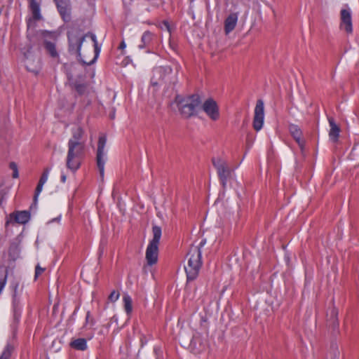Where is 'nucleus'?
Instances as JSON below:
<instances>
[{
    "label": "nucleus",
    "mask_w": 359,
    "mask_h": 359,
    "mask_svg": "<svg viewBox=\"0 0 359 359\" xmlns=\"http://www.w3.org/2000/svg\"><path fill=\"white\" fill-rule=\"evenodd\" d=\"M202 109L213 121H216L219 118V107L213 99L206 100L202 105Z\"/></svg>",
    "instance_id": "11"
},
{
    "label": "nucleus",
    "mask_w": 359,
    "mask_h": 359,
    "mask_svg": "<svg viewBox=\"0 0 359 359\" xmlns=\"http://www.w3.org/2000/svg\"><path fill=\"white\" fill-rule=\"evenodd\" d=\"M68 51L74 54L83 65L95 62L101 50L95 34L91 32L83 34L79 27L73 26L67 31Z\"/></svg>",
    "instance_id": "1"
},
{
    "label": "nucleus",
    "mask_w": 359,
    "mask_h": 359,
    "mask_svg": "<svg viewBox=\"0 0 359 359\" xmlns=\"http://www.w3.org/2000/svg\"><path fill=\"white\" fill-rule=\"evenodd\" d=\"M43 184H41L39 182L38 183L36 190H35V194H34V197L35 201H36L39 194L41 192V191L43 189Z\"/></svg>",
    "instance_id": "30"
},
{
    "label": "nucleus",
    "mask_w": 359,
    "mask_h": 359,
    "mask_svg": "<svg viewBox=\"0 0 359 359\" xmlns=\"http://www.w3.org/2000/svg\"><path fill=\"white\" fill-rule=\"evenodd\" d=\"M60 218H61V216L60 215L59 217H55L53 219H51L49 223H51V222H59L60 220Z\"/></svg>",
    "instance_id": "36"
},
{
    "label": "nucleus",
    "mask_w": 359,
    "mask_h": 359,
    "mask_svg": "<svg viewBox=\"0 0 359 359\" xmlns=\"http://www.w3.org/2000/svg\"><path fill=\"white\" fill-rule=\"evenodd\" d=\"M11 217L13 218L15 222L24 224L29 220L30 214L26 210L16 211L11 215Z\"/></svg>",
    "instance_id": "18"
},
{
    "label": "nucleus",
    "mask_w": 359,
    "mask_h": 359,
    "mask_svg": "<svg viewBox=\"0 0 359 359\" xmlns=\"http://www.w3.org/2000/svg\"><path fill=\"white\" fill-rule=\"evenodd\" d=\"M106 142V137L104 135L100 136L97 143L96 162L100 175L102 179L104 177V164L107 160V154L105 151Z\"/></svg>",
    "instance_id": "8"
},
{
    "label": "nucleus",
    "mask_w": 359,
    "mask_h": 359,
    "mask_svg": "<svg viewBox=\"0 0 359 359\" xmlns=\"http://www.w3.org/2000/svg\"><path fill=\"white\" fill-rule=\"evenodd\" d=\"M49 172H50V168H47L44 170L39 182L41 183V184H44L47 180H48V175H49Z\"/></svg>",
    "instance_id": "28"
},
{
    "label": "nucleus",
    "mask_w": 359,
    "mask_h": 359,
    "mask_svg": "<svg viewBox=\"0 0 359 359\" xmlns=\"http://www.w3.org/2000/svg\"><path fill=\"white\" fill-rule=\"evenodd\" d=\"M44 48L49 54V55L53 58H57L59 57V54L56 49V45L55 43L48 41L47 40H45L43 42Z\"/></svg>",
    "instance_id": "20"
},
{
    "label": "nucleus",
    "mask_w": 359,
    "mask_h": 359,
    "mask_svg": "<svg viewBox=\"0 0 359 359\" xmlns=\"http://www.w3.org/2000/svg\"><path fill=\"white\" fill-rule=\"evenodd\" d=\"M289 131L290 135L298 144L301 150H303L304 147V140L302 138V132L301 129L297 125L290 124L289 126Z\"/></svg>",
    "instance_id": "14"
},
{
    "label": "nucleus",
    "mask_w": 359,
    "mask_h": 359,
    "mask_svg": "<svg viewBox=\"0 0 359 359\" xmlns=\"http://www.w3.org/2000/svg\"><path fill=\"white\" fill-rule=\"evenodd\" d=\"M83 131L80 127H77L72 130V137L68 141V143L71 142H75L76 144H85L82 142L81 137L83 136Z\"/></svg>",
    "instance_id": "21"
},
{
    "label": "nucleus",
    "mask_w": 359,
    "mask_h": 359,
    "mask_svg": "<svg viewBox=\"0 0 359 359\" xmlns=\"http://www.w3.org/2000/svg\"><path fill=\"white\" fill-rule=\"evenodd\" d=\"M13 349L11 344H7L0 355V359H10Z\"/></svg>",
    "instance_id": "25"
},
{
    "label": "nucleus",
    "mask_w": 359,
    "mask_h": 359,
    "mask_svg": "<svg viewBox=\"0 0 359 359\" xmlns=\"http://www.w3.org/2000/svg\"><path fill=\"white\" fill-rule=\"evenodd\" d=\"M328 122L330 126L329 137L333 142H336L338 140V137L339 136L340 128L336 124L332 117L328 118Z\"/></svg>",
    "instance_id": "16"
},
{
    "label": "nucleus",
    "mask_w": 359,
    "mask_h": 359,
    "mask_svg": "<svg viewBox=\"0 0 359 359\" xmlns=\"http://www.w3.org/2000/svg\"><path fill=\"white\" fill-rule=\"evenodd\" d=\"M16 287L17 286H15V292L13 296V312L14 320L15 322H18L21 316L22 306L20 299L17 297L16 294Z\"/></svg>",
    "instance_id": "15"
},
{
    "label": "nucleus",
    "mask_w": 359,
    "mask_h": 359,
    "mask_svg": "<svg viewBox=\"0 0 359 359\" xmlns=\"http://www.w3.org/2000/svg\"><path fill=\"white\" fill-rule=\"evenodd\" d=\"M187 266H184L188 280H194L198 275L202 265L201 250L198 246H191L187 254Z\"/></svg>",
    "instance_id": "3"
},
{
    "label": "nucleus",
    "mask_w": 359,
    "mask_h": 359,
    "mask_svg": "<svg viewBox=\"0 0 359 359\" xmlns=\"http://www.w3.org/2000/svg\"><path fill=\"white\" fill-rule=\"evenodd\" d=\"M118 298L119 293L115 290L112 291L109 296V299L112 302H116V300H118Z\"/></svg>",
    "instance_id": "29"
},
{
    "label": "nucleus",
    "mask_w": 359,
    "mask_h": 359,
    "mask_svg": "<svg viewBox=\"0 0 359 359\" xmlns=\"http://www.w3.org/2000/svg\"><path fill=\"white\" fill-rule=\"evenodd\" d=\"M201 106L200 97L193 95L178 102L179 109L182 115L189 118L196 114Z\"/></svg>",
    "instance_id": "6"
},
{
    "label": "nucleus",
    "mask_w": 359,
    "mask_h": 359,
    "mask_svg": "<svg viewBox=\"0 0 359 359\" xmlns=\"http://www.w3.org/2000/svg\"><path fill=\"white\" fill-rule=\"evenodd\" d=\"M4 198V193L2 191H0V204L3 201Z\"/></svg>",
    "instance_id": "35"
},
{
    "label": "nucleus",
    "mask_w": 359,
    "mask_h": 359,
    "mask_svg": "<svg viewBox=\"0 0 359 359\" xmlns=\"http://www.w3.org/2000/svg\"><path fill=\"white\" fill-rule=\"evenodd\" d=\"M177 81L176 74L170 66L157 67L153 69L151 83L153 86L173 85Z\"/></svg>",
    "instance_id": "4"
},
{
    "label": "nucleus",
    "mask_w": 359,
    "mask_h": 359,
    "mask_svg": "<svg viewBox=\"0 0 359 359\" xmlns=\"http://www.w3.org/2000/svg\"><path fill=\"white\" fill-rule=\"evenodd\" d=\"M11 168L12 169H13V177L14 178H16L18 177V170H17V166L14 163H11Z\"/></svg>",
    "instance_id": "33"
},
{
    "label": "nucleus",
    "mask_w": 359,
    "mask_h": 359,
    "mask_svg": "<svg viewBox=\"0 0 359 359\" xmlns=\"http://www.w3.org/2000/svg\"><path fill=\"white\" fill-rule=\"evenodd\" d=\"M67 177L65 174H62L61 175V181L65 183L66 182Z\"/></svg>",
    "instance_id": "37"
},
{
    "label": "nucleus",
    "mask_w": 359,
    "mask_h": 359,
    "mask_svg": "<svg viewBox=\"0 0 359 359\" xmlns=\"http://www.w3.org/2000/svg\"><path fill=\"white\" fill-rule=\"evenodd\" d=\"M6 284V275L0 277V293L4 288L5 285Z\"/></svg>",
    "instance_id": "31"
},
{
    "label": "nucleus",
    "mask_w": 359,
    "mask_h": 359,
    "mask_svg": "<svg viewBox=\"0 0 359 359\" xmlns=\"http://www.w3.org/2000/svg\"><path fill=\"white\" fill-rule=\"evenodd\" d=\"M238 21V15L231 13L224 21V31L226 34L230 33L235 28Z\"/></svg>",
    "instance_id": "17"
},
{
    "label": "nucleus",
    "mask_w": 359,
    "mask_h": 359,
    "mask_svg": "<svg viewBox=\"0 0 359 359\" xmlns=\"http://www.w3.org/2000/svg\"><path fill=\"white\" fill-rule=\"evenodd\" d=\"M123 306L127 315H130L133 311V301L131 297L125 294L123 297Z\"/></svg>",
    "instance_id": "24"
},
{
    "label": "nucleus",
    "mask_w": 359,
    "mask_h": 359,
    "mask_svg": "<svg viewBox=\"0 0 359 359\" xmlns=\"http://www.w3.org/2000/svg\"><path fill=\"white\" fill-rule=\"evenodd\" d=\"M85 156V144L68 143V151L66 158V167L72 172H76L81 167Z\"/></svg>",
    "instance_id": "2"
},
{
    "label": "nucleus",
    "mask_w": 359,
    "mask_h": 359,
    "mask_svg": "<svg viewBox=\"0 0 359 359\" xmlns=\"http://www.w3.org/2000/svg\"><path fill=\"white\" fill-rule=\"evenodd\" d=\"M154 35L149 31H146L143 33L141 37L140 43L138 45V48L140 49H144L149 47L152 41H153Z\"/></svg>",
    "instance_id": "19"
},
{
    "label": "nucleus",
    "mask_w": 359,
    "mask_h": 359,
    "mask_svg": "<svg viewBox=\"0 0 359 359\" xmlns=\"http://www.w3.org/2000/svg\"><path fill=\"white\" fill-rule=\"evenodd\" d=\"M57 8L65 21L70 20L69 2L67 0H54Z\"/></svg>",
    "instance_id": "13"
},
{
    "label": "nucleus",
    "mask_w": 359,
    "mask_h": 359,
    "mask_svg": "<svg viewBox=\"0 0 359 359\" xmlns=\"http://www.w3.org/2000/svg\"><path fill=\"white\" fill-rule=\"evenodd\" d=\"M264 104L262 100H258L254 111L253 128L256 131H259L264 124Z\"/></svg>",
    "instance_id": "10"
},
{
    "label": "nucleus",
    "mask_w": 359,
    "mask_h": 359,
    "mask_svg": "<svg viewBox=\"0 0 359 359\" xmlns=\"http://www.w3.org/2000/svg\"><path fill=\"white\" fill-rule=\"evenodd\" d=\"M70 345L72 348L79 351H85L87 348V342L83 338H79L72 341Z\"/></svg>",
    "instance_id": "23"
},
{
    "label": "nucleus",
    "mask_w": 359,
    "mask_h": 359,
    "mask_svg": "<svg viewBox=\"0 0 359 359\" xmlns=\"http://www.w3.org/2000/svg\"><path fill=\"white\" fill-rule=\"evenodd\" d=\"M74 88L78 92L79 94L82 95L85 93L86 90V85L85 83H77L76 82L74 84Z\"/></svg>",
    "instance_id": "27"
},
{
    "label": "nucleus",
    "mask_w": 359,
    "mask_h": 359,
    "mask_svg": "<svg viewBox=\"0 0 359 359\" xmlns=\"http://www.w3.org/2000/svg\"><path fill=\"white\" fill-rule=\"evenodd\" d=\"M126 47V43L123 41H121V43H120V46H119V48L124 49Z\"/></svg>",
    "instance_id": "34"
},
{
    "label": "nucleus",
    "mask_w": 359,
    "mask_h": 359,
    "mask_svg": "<svg viewBox=\"0 0 359 359\" xmlns=\"http://www.w3.org/2000/svg\"><path fill=\"white\" fill-rule=\"evenodd\" d=\"M153 238L150 241L146 250V259L150 266L158 261V245L161 238V228L158 226L152 227Z\"/></svg>",
    "instance_id": "5"
},
{
    "label": "nucleus",
    "mask_w": 359,
    "mask_h": 359,
    "mask_svg": "<svg viewBox=\"0 0 359 359\" xmlns=\"http://www.w3.org/2000/svg\"><path fill=\"white\" fill-rule=\"evenodd\" d=\"M23 55L25 59V66L28 71L37 72L39 67V59L35 57L32 51V47L27 45L23 48Z\"/></svg>",
    "instance_id": "9"
},
{
    "label": "nucleus",
    "mask_w": 359,
    "mask_h": 359,
    "mask_svg": "<svg viewBox=\"0 0 359 359\" xmlns=\"http://www.w3.org/2000/svg\"><path fill=\"white\" fill-rule=\"evenodd\" d=\"M212 162L217 170L222 187H225L227 180L231 177L233 170L229 167L228 162L221 157L217 156L212 158Z\"/></svg>",
    "instance_id": "7"
},
{
    "label": "nucleus",
    "mask_w": 359,
    "mask_h": 359,
    "mask_svg": "<svg viewBox=\"0 0 359 359\" xmlns=\"http://www.w3.org/2000/svg\"><path fill=\"white\" fill-rule=\"evenodd\" d=\"M329 316H330V320H331L334 325L338 324V323H337L338 310L335 307L333 306L330 309Z\"/></svg>",
    "instance_id": "26"
},
{
    "label": "nucleus",
    "mask_w": 359,
    "mask_h": 359,
    "mask_svg": "<svg viewBox=\"0 0 359 359\" xmlns=\"http://www.w3.org/2000/svg\"><path fill=\"white\" fill-rule=\"evenodd\" d=\"M340 28L344 30L347 34H351L353 32L351 13L349 8L341 9L340 12Z\"/></svg>",
    "instance_id": "12"
},
{
    "label": "nucleus",
    "mask_w": 359,
    "mask_h": 359,
    "mask_svg": "<svg viewBox=\"0 0 359 359\" xmlns=\"http://www.w3.org/2000/svg\"><path fill=\"white\" fill-rule=\"evenodd\" d=\"M44 268H42L39 265H37L35 268V278L39 277L44 271Z\"/></svg>",
    "instance_id": "32"
},
{
    "label": "nucleus",
    "mask_w": 359,
    "mask_h": 359,
    "mask_svg": "<svg viewBox=\"0 0 359 359\" xmlns=\"http://www.w3.org/2000/svg\"><path fill=\"white\" fill-rule=\"evenodd\" d=\"M29 7L34 20H40L41 18L40 13V6L36 0H29Z\"/></svg>",
    "instance_id": "22"
}]
</instances>
